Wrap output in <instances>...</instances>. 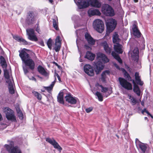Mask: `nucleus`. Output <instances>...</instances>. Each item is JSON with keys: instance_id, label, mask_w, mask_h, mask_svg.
<instances>
[{"instance_id": "obj_1", "label": "nucleus", "mask_w": 153, "mask_h": 153, "mask_svg": "<svg viewBox=\"0 0 153 153\" xmlns=\"http://www.w3.org/2000/svg\"><path fill=\"white\" fill-rule=\"evenodd\" d=\"M97 62L95 63V70L97 74H98L103 69L104 64L108 62L109 60L105 54L100 52L97 53Z\"/></svg>"}, {"instance_id": "obj_2", "label": "nucleus", "mask_w": 153, "mask_h": 153, "mask_svg": "<svg viewBox=\"0 0 153 153\" xmlns=\"http://www.w3.org/2000/svg\"><path fill=\"white\" fill-rule=\"evenodd\" d=\"M102 11L105 16H112L114 15L115 13L112 8L108 4H106L102 6Z\"/></svg>"}, {"instance_id": "obj_3", "label": "nucleus", "mask_w": 153, "mask_h": 153, "mask_svg": "<svg viewBox=\"0 0 153 153\" xmlns=\"http://www.w3.org/2000/svg\"><path fill=\"white\" fill-rule=\"evenodd\" d=\"M93 27L97 31L100 33H102L104 30L103 23L100 19H97L94 21Z\"/></svg>"}, {"instance_id": "obj_4", "label": "nucleus", "mask_w": 153, "mask_h": 153, "mask_svg": "<svg viewBox=\"0 0 153 153\" xmlns=\"http://www.w3.org/2000/svg\"><path fill=\"white\" fill-rule=\"evenodd\" d=\"M4 112L6 114L7 118L9 120L16 121L14 112L9 108L6 107L4 109Z\"/></svg>"}, {"instance_id": "obj_5", "label": "nucleus", "mask_w": 153, "mask_h": 153, "mask_svg": "<svg viewBox=\"0 0 153 153\" xmlns=\"http://www.w3.org/2000/svg\"><path fill=\"white\" fill-rule=\"evenodd\" d=\"M118 80L120 85L123 88L128 90L132 89V84L126 80L121 77L119 78Z\"/></svg>"}, {"instance_id": "obj_6", "label": "nucleus", "mask_w": 153, "mask_h": 153, "mask_svg": "<svg viewBox=\"0 0 153 153\" xmlns=\"http://www.w3.org/2000/svg\"><path fill=\"white\" fill-rule=\"evenodd\" d=\"M27 34L28 35V38L30 40L36 42L38 39L35 33L34 30L32 28L26 29Z\"/></svg>"}, {"instance_id": "obj_7", "label": "nucleus", "mask_w": 153, "mask_h": 153, "mask_svg": "<svg viewBox=\"0 0 153 153\" xmlns=\"http://www.w3.org/2000/svg\"><path fill=\"white\" fill-rule=\"evenodd\" d=\"M116 25L115 19H112L109 20L106 24L107 31L109 33L111 32L115 28Z\"/></svg>"}, {"instance_id": "obj_8", "label": "nucleus", "mask_w": 153, "mask_h": 153, "mask_svg": "<svg viewBox=\"0 0 153 153\" xmlns=\"http://www.w3.org/2000/svg\"><path fill=\"white\" fill-rule=\"evenodd\" d=\"M36 21V17L33 12L32 11H29L28 13L26 20L27 23L28 25H31L33 24Z\"/></svg>"}, {"instance_id": "obj_9", "label": "nucleus", "mask_w": 153, "mask_h": 153, "mask_svg": "<svg viewBox=\"0 0 153 153\" xmlns=\"http://www.w3.org/2000/svg\"><path fill=\"white\" fill-rule=\"evenodd\" d=\"M46 141L53 145L54 148L58 149L59 152H61L62 150V148L53 138H47Z\"/></svg>"}, {"instance_id": "obj_10", "label": "nucleus", "mask_w": 153, "mask_h": 153, "mask_svg": "<svg viewBox=\"0 0 153 153\" xmlns=\"http://www.w3.org/2000/svg\"><path fill=\"white\" fill-rule=\"evenodd\" d=\"M85 72L88 76H93L94 74V70L92 66L89 64H86L84 66Z\"/></svg>"}, {"instance_id": "obj_11", "label": "nucleus", "mask_w": 153, "mask_h": 153, "mask_svg": "<svg viewBox=\"0 0 153 153\" xmlns=\"http://www.w3.org/2000/svg\"><path fill=\"white\" fill-rule=\"evenodd\" d=\"M74 0L80 9L86 8L89 5V3L86 0H79L77 3L76 0Z\"/></svg>"}, {"instance_id": "obj_12", "label": "nucleus", "mask_w": 153, "mask_h": 153, "mask_svg": "<svg viewBox=\"0 0 153 153\" xmlns=\"http://www.w3.org/2000/svg\"><path fill=\"white\" fill-rule=\"evenodd\" d=\"M133 23L132 27L133 34L137 38L140 37L141 36V33L137 28V23L136 21H134Z\"/></svg>"}, {"instance_id": "obj_13", "label": "nucleus", "mask_w": 153, "mask_h": 153, "mask_svg": "<svg viewBox=\"0 0 153 153\" xmlns=\"http://www.w3.org/2000/svg\"><path fill=\"white\" fill-rule=\"evenodd\" d=\"M66 101L69 103L73 104H76L78 100L77 98L73 97L71 95L68 94L65 97Z\"/></svg>"}, {"instance_id": "obj_14", "label": "nucleus", "mask_w": 153, "mask_h": 153, "mask_svg": "<svg viewBox=\"0 0 153 153\" xmlns=\"http://www.w3.org/2000/svg\"><path fill=\"white\" fill-rule=\"evenodd\" d=\"M19 52V56L23 62H24L26 61L30 58L29 54L24 50H22Z\"/></svg>"}, {"instance_id": "obj_15", "label": "nucleus", "mask_w": 153, "mask_h": 153, "mask_svg": "<svg viewBox=\"0 0 153 153\" xmlns=\"http://www.w3.org/2000/svg\"><path fill=\"white\" fill-rule=\"evenodd\" d=\"M24 63L26 66L29 67L30 69L32 70L34 69L35 64L34 61L32 59L29 58Z\"/></svg>"}, {"instance_id": "obj_16", "label": "nucleus", "mask_w": 153, "mask_h": 153, "mask_svg": "<svg viewBox=\"0 0 153 153\" xmlns=\"http://www.w3.org/2000/svg\"><path fill=\"white\" fill-rule=\"evenodd\" d=\"M101 45L103 47L104 50L107 53L110 54L111 53L112 49L109 47L108 44L106 41H104L102 42Z\"/></svg>"}, {"instance_id": "obj_17", "label": "nucleus", "mask_w": 153, "mask_h": 153, "mask_svg": "<svg viewBox=\"0 0 153 153\" xmlns=\"http://www.w3.org/2000/svg\"><path fill=\"white\" fill-rule=\"evenodd\" d=\"M131 56L134 60H138L139 58V50L135 48L131 53Z\"/></svg>"}, {"instance_id": "obj_18", "label": "nucleus", "mask_w": 153, "mask_h": 153, "mask_svg": "<svg viewBox=\"0 0 153 153\" xmlns=\"http://www.w3.org/2000/svg\"><path fill=\"white\" fill-rule=\"evenodd\" d=\"M85 37L89 44L91 45H94V44L95 42V40L88 33H85Z\"/></svg>"}, {"instance_id": "obj_19", "label": "nucleus", "mask_w": 153, "mask_h": 153, "mask_svg": "<svg viewBox=\"0 0 153 153\" xmlns=\"http://www.w3.org/2000/svg\"><path fill=\"white\" fill-rule=\"evenodd\" d=\"M38 70L39 73L44 76H49V73L46 71L42 66H39L38 67Z\"/></svg>"}, {"instance_id": "obj_20", "label": "nucleus", "mask_w": 153, "mask_h": 153, "mask_svg": "<svg viewBox=\"0 0 153 153\" xmlns=\"http://www.w3.org/2000/svg\"><path fill=\"white\" fill-rule=\"evenodd\" d=\"M88 13L90 16L94 15H99L100 14V13L98 10L93 9H89L88 11Z\"/></svg>"}, {"instance_id": "obj_21", "label": "nucleus", "mask_w": 153, "mask_h": 153, "mask_svg": "<svg viewBox=\"0 0 153 153\" xmlns=\"http://www.w3.org/2000/svg\"><path fill=\"white\" fill-rule=\"evenodd\" d=\"M122 48V46L119 44H116L114 45V50L119 54H122L123 53Z\"/></svg>"}, {"instance_id": "obj_22", "label": "nucleus", "mask_w": 153, "mask_h": 153, "mask_svg": "<svg viewBox=\"0 0 153 153\" xmlns=\"http://www.w3.org/2000/svg\"><path fill=\"white\" fill-rule=\"evenodd\" d=\"M131 81H132L134 85L133 88L134 91L137 94V96H140V90L139 86L135 84V83L134 80L133 79Z\"/></svg>"}, {"instance_id": "obj_23", "label": "nucleus", "mask_w": 153, "mask_h": 153, "mask_svg": "<svg viewBox=\"0 0 153 153\" xmlns=\"http://www.w3.org/2000/svg\"><path fill=\"white\" fill-rule=\"evenodd\" d=\"M134 76L136 83L140 85H142L143 84V81H141L140 77L139 75L138 72H136Z\"/></svg>"}, {"instance_id": "obj_24", "label": "nucleus", "mask_w": 153, "mask_h": 153, "mask_svg": "<svg viewBox=\"0 0 153 153\" xmlns=\"http://www.w3.org/2000/svg\"><path fill=\"white\" fill-rule=\"evenodd\" d=\"M7 82L8 84V88L10 94H13L14 93V90L13 88V82L12 81H7Z\"/></svg>"}, {"instance_id": "obj_25", "label": "nucleus", "mask_w": 153, "mask_h": 153, "mask_svg": "<svg viewBox=\"0 0 153 153\" xmlns=\"http://www.w3.org/2000/svg\"><path fill=\"white\" fill-rule=\"evenodd\" d=\"M91 4L93 7L99 8L101 6V3L97 0H92Z\"/></svg>"}, {"instance_id": "obj_26", "label": "nucleus", "mask_w": 153, "mask_h": 153, "mask_svg": "<svg viewBox=\"0 0 153 153\" xmlns=\"http://www.w3.org/2000/svg\"><path fill=\"white\" fill-rule=\"evenodd\" d=\"M95 56L94 54L91 53L90 51H87L86 53L85 57L89 60L92 61L94 59Z\"/></svg>"}, {"instance_id": "obj_27", "label": "nucleus", "mask_w": 153, "mask_h": 153, "mask_svg": "<svg viewBox=\"0 0 153 153\" xmlns=\"http://www.w3.org/2000/svg\"><path fill=\"white\" fill-rule=\"evenodd\" d=\"M119 35L116 33H114L113 36V41L114 43L116 44H119L120 39L119 38Z\"/></svg>"}, {"instance_id": "obj_28", "label": "nucleus", "mask_w": 153, "mask_h": 153, "mask_svg": "<svg viewBox=\"0 0 153 153\" xmlns=\"http://www.w3.org/2000/svg\"><path fill=\"white\" fill-rule=\"evenodd\" d=\"M140 148L142 151V153L145 152L146 151H148L147 149V145L144 143H140L138 146Z\"/></svg>"}, {"instance_id": "obj_29", "label": "nucleus", "mask_w": 153, "mask_h": 153, "mask_svg": "<svg viewBox=\"0 0 153 153\" xmlns=\"http://www.w3.org/2000/svg\"><path fill=\"white\" fill-rule=\"evenodd\" d=\"M109 71H105L103 72L101 74V80L103 82H105L106 81V78L107 75L109 74Z\"/></svg>"}, {"instance_id": "obj_30", "label": "nucleus", "mask_w": 153, "mask_h": 153, "mask_svg": "<svg viewBox=\"0 0 153 153\" xmlns=\"http://www.w3.org/2000/svg\"><path fill=\"white\" fill-rule=\"evenodd\" d=\"M112 55L116 59L120 64L122 63V61L118 54H117L115 52L112 51L111 53Z\"/></svg>"}, {"instance_id": "obj_31", "label": "nucleus", "mask_w": 153, "mask_h": 153, "mask_svg": "<svg viewBox=\"0 0 153 153\" xmlns=\"http://www.w3.org/2000/svg\"><path fill=\"white\" fill-rule=\"evenodd\" d=\"M56 81V79L55 78L53 82L48 87H45V89L47 90L48 92H50L53 89V87Z\"/></svg>"}, {"instance_id": "obj_32", "label": "nucleus", "mask_w": 153, "mask_h": 153, "mask_svg": "<svg viewBox=\"0 0 153 153\" xmlns=\"http://www.w3.org/2000/svg\"><path fill=\"white\" fill-rule=\"evenodd\" d=\"M14 143L13 141H10V144L9 145L5 144L4 146V147L6 149L7 151L9 152L14 147Z\"/></svg>"}, {"instance_id": "obj_33", "label": "nucleus", "mask_w": 153, "mask_h": 153, "mask_svg": "<svg viewBox=\"0 0 153 153\" xmlns=\"http://www.w3.org/2000/svg\"><path fill=\"white\" fill-rule=\"evenodd\" d=\"M63 96V93L62 92L59 93L57 97L58 101L60 103H64Z\"/></svg>"}, {"instance_id": "obj_34", "label": "nucleus", "mask_w": 153, "mask_h": 153, "mask_svg": "<svg viewBox=\"0 0 153 153\" xmlns=\"http://www.w3.org/2000/svg\"><path fill=\"white\" fill-rule=\"evenodd\" d=\"M58 24L57 18L56 16H55L54 18L53 19V26L54 28L56 30L58 29Z\"/></svg>"}, {"instance_id": "obj_35", "label": "nucleus", "mask_w": 153, "mask_h": 153, "mask_svg": "<svg viewBox=\"0 0 153 153\" xmlns=\"http://www.w3.org/2000/svg\"><path fill=\"white\" fill-rule=\"evenodd\" d=\"M0 63L3 68H6L7 67V64L5 60L4 57L1 56L0 57Z\"/></svg>"}, {"instance_id": "obj_36", "label": "nucleus", "mask_w": 153, "mask_h": 153, "mask_svg": "<svg viewBox=\"0 0 153 153\" xmlns=\"http://www.w3.org/2000/svg\"><path fill=\"white\" fill-rule=\"evenodd\" d=\"M9 152L10 153H22L20 149L17 146L13 147Z\"/></svg>"}, {"instance_id": "obj_37", "label": "nucleus", "mask_w": 153, "mask_h": 153, "mask_svg": "<svg viewBox=\"0 0 153 153\" xmlns=\"http://www.w3.org/2000/svg\"><path fill=\"white\" fill-rule=\"evenodd\" d=\"M98 98L99 100L100 101H102L103 100V97L102 94L100 92L97 91L95 94Z\"/></svg>"}, {"instance_id": "obj_38", "label": "nucleus", "mask_w": 153, "mask_h": 153, "mask_svg": "<svg viewBox=\"0 0 153 153\" xmlns=\"http://www.w3.org/2000/svg\"><path fill=\"white\" fill-rule=\"evenodd\" d=\"M34 96L36 97L38 100H40L42 99V96L40 94L36 91H33L32 92Z\"/></svg>"}, {"instance_id": "obj_39", "label": "nucleus", "mask_w": 153, "mask_h": 153, "mask_svg": "<svg viewBox=\"0 0 153 153\" xmlns=\"http://www.w3.org/2000/svg\"><path fill=\"white\" fill-rule=\"evenodd\" d=\"M4 77L7 79L6 82H7V81L8 80H9V81H11L9 79L10 76L8 71L6 70H4Z\"/></svg>"}, {"instance_id": "obj_40", "label": "nucleus", "mask_w": 153, "mask_h": 153, "mask_svg": "<svg viewBox=\"0 0 153 153\" xmlns=\"http://www.w3.org/2000/svg\"><path fill=\"white\" fill-rule=\"evenodd\" d=\"M18 116L20 119H22L23 118V114L20 110V109L19 108L17 110Z\"/></svg>"}, {"instance_id": "obj_41", "label": "nucleus", "mask_w": 153, "mask_h": 153, "mask_svg": "<svg viewBox=\"0 0 153 153\" xmlns=\"http://www.w3.org/2000/svg\"><path fill=\"white\" fill-rule=\"evenodd\" d=\"M61 47V44L55 43V47L54 48V49L56 52H59L60 50Z\"/></svg>"}, {"instance_id": "obj_42", "label": "nucleus", "mask_w": 153, "mask_h": 153, "mask_svg": "<svg viewBox=\"0 0 153 153\" xmlns=\"http://www.w3.org/2000/svg\"><path fill=\"white\" fill-rule=\"evenodd\" d=\"M47 45L48 48L51 49L52 45V40L51 39H49L47 41Z\"/></svg>"}, {"instance_id": "obj_43", "label": "nucleus", "mask_w": 153, "mask_h": 153, "mask_svg": "<svg viewBox=\"0 0 153 153\" xmlns=\"http://www.w3.org/2000/svg\"><path fill=\"white\" fill-rule=\"evenodd\" d=\"M128 97L130 99L131 102L133 105H134L136 103V100L133 97H132L131 95H128Z\"/></svg>"}, {"instance_id": "obj_44", "label": "nucleus", "mask_w": 153, "mask_h": 153, "mask_svg": "<svg viewBox=\"0 0 153 153\" xmlns=\"http://www.w3.org/2000/svg\"><path fill=\"white\" fill-rule=\"evenodd\" d=\"M61 41L60 37L59 36H58L56 37L55 41V43L56 44H61Z\"/></svg>"}, {"instance_id": "obj_45", "label": "nucleus", "mask_w": 153, "mask_h": 153, "mask_svg": "<svg viewBox=\"0 0 153 153\" xmlns=\"http://www.w3.org/2000/svg\"><path fill=\"white\" fill-rule=\"evenodd\" d=\"M54 76H55V78H56V76L57 77V78L59 81L60 82H62L61 81V79L60 77V76H59V74L57 73H56V72H55V73H54Z\"/></svg>"}, {"instance_id": "obj_46", "label": "nucleus", "mask_w": 153, "mask_h": 153, "mask_svg": "<svg viewBox=\"0 0 153 153\" xmlns=\"http://www.w3.org/2000/svg\"><path fill=\"white\" fill-rule=\"evenodd\" d=\"M101 88L102 89L101 91L103 93H105L108 90V88L103 87V86H102V87H101Z\"/></svg>"}, {"instance_id": "obj_47", "label": "nucleus", "mask_w": 153, "mask_h": 153, "mask_svg": "<svg viewBox=\"0 0 153 153\" xmlns=\"http://www.w3.org/2000/svg\"><path fill=\"white\" fill-rule=\"evenodd\" d=\"M37 26V27L36 29V30L39 34H40L41 31L40 29L39 26V23L38 22L36 24Z\"/></svg>"}, {"instance_id": "obj_48", "label": "nucleus", "mask_w": 153, "mask_h": 153, "mask_svg": "<svg viewBox=\"0 0 153 153\" xmlns=\"http://www.w3.org/2000/svg\"><path fill=\"white\" fill-rule=\"evenodd\" d=\"M124 76H126V78L128 79H131V77L130 76L129 74L126 72L124 74Z\"/></svg>"}, {"instance_id": "obj_49", "label": "nucleus", "mask_w": 153, "mask_h": 153, "mask_svg": "<svg viewBox=\"0 0 153 153\" xmlns=\"http://www.w3.org/2000/svg\"><path fill=\"white\" fill-rule=\"evenodd\" d=\"M18 42H20L22 38L20 37L19 36H16L13 37Z\"/></svg>"}, {"instance_id": "obj_50", "label": "nucleus", "mask_w": 153, "mask_h": 153, "mask_svg": "<svg viewBox=\"0 0 153 153\" xmlns=\"http://www.w3.org/2000/svg\"><path fill=\"white\" fill-rule=\"evenodd\" d=\"M20 42H22L24 45H27V42L22 38Z\"/></svg>"}, {"instance_id": "obj_51", "label": "nucleus", "mask_w": 153, "mask_h": 153, "mask_svg": "<svg viewBox=\"0 0 153 153\" xmlns=\"http://www.w3.org/2000/svg\"><path fill=\"white\" fill-rule=\"evenodd\" d=\"M93 110V108L92 107H90L86 109L85 111L87 113H89L91 112Z\"/></svg>"}, {"instance_id": "obj_52", "label": "nucleus", "mask_w": 153, "mask_h": 153, "mask_svg": "<svg viewBox=\"0 0 153 153\" xmlns=\"http://www.w3.org/2000/svg\"><path fill=\"white\" fill-rule=\"evenodd\" d=\"M23 71L24 72V73L25 74H26L28 73V69H27V68L26 67H23Z\"/></svg>"}, {"instance_id": "obj_53", "label": "nucleus", "mask_w": 153, "mask_h": 153, "mask_svg": "<svg viewBox=\"0 0 153 153\" xmlns=\"http://www.w3.org/2000/svg\"><path fill=\"white\" fill-rule=\"evenodd\" d=\"M144 112H146L148 115H149L150 114L146 110V108H144L142 111V113H143Z\"/></svg>"}, {"instance_id": "obj_54", "label": "nucleus", "mask_w": 153, "mask_h": 153, "mask_svg": "<svg viewBox=\"0 0 153 153\" xmlns=\"http://www.w3.org/2000/svg\"><path fill=\"white\" fill-rule=\"evenodd\" d=\"M135 142L136 144V145H138L139 146V144L140 143H142L140 142L138 139L137 138H136L135 139Z\"/></svg>"}, {"instance_id": "obj_55", "label": "nucleus", "mask_w": 153, "mask_h": 153, "mask_svg": "<svg viewBox=\"0 0 153 153\" xmlns=\"http://www.w3.org/2000/svg\"><path fill=\"white\" fill-rule=\"evenodd\" d=\"M96 86L97 88H99V87H100L101 88V87H102V85H100L99 83H97L96 84V85H95Z\"/></svg>"}, {"instance_id": "obj_56", "label": "nucleus", "mask_w": 153, "mask_h": 153, "mask_svg": "<svg viewBox=\"0 0 153 153\" xmlns=\"http://www.w3.org/2000/svg\"><path fill=\"white\" fill-rule=\"evenodd\" d=\"M39 43L40 45L42 46H44V42L43 41H41V42H39Z\"/></svg>"}, {"instance_id": "obj_57", "label": "nucleus", "mask_w": 153, "mask_h": 153, "mask_svg": "<svg viewBox=\"0 0 153 153\" xmlns=\"http://www.w3.org/2000/svg\"><path fill=\"white\" fill-rule=\"evenodd\" d=\"M114 65L115 66V67L117 69H119L120 68L119 66L117 65L116 64H114Z\"/></svg>"}, {"instance_id": "obj_58", "label": "nucleus", "mask_w": 153, "mask_h": 153, "mask_svg": "<svg viewBox=\"0 0 153 153\" xmlns=\"http://www.w3.org/2000/svg\"><path fill=\"white\" fill-rule=\"evenodd\" d=\"M53 63H54V64H55V65H56L57 66H59V65H58V64H57V63L56 62H53Z\"/></svg>"}, {"instance_id": "obj_59", "label": "nucleus", "mask_w": 153, "mask_h": 153, "mask_svg": "<svg viewBox=\"0 0 153 153\" xmlns=\"http://www.w3.org/2000/svg\"><path fill=\"white\" fill-rule=\"evenodd\" d=\"M2 119V117L1 114L0 113V121Z\"/></svg>"}, {"instance_id": "obj_60", "label": "nucleus", "mask_w": 153, "mask_h": 153, "mask_svg": "<svg viewBox=\"0 0 153 153\" xmlns=\"http://www.w3.org/2000/svg\"><path fill=\"white\" fill-rule=\"evenodd\" d=\"M141 104L142 106H144V103L143 101L141 102Z\"/></svg>"}, {"instance_id": "obj_61", "label": "nucleus", "mask_w": 153, "mask_h": 153, "mask_svg": "<svg viewBox=\"0 0 153 153\" xmlns=\"http://www.w3.org/2000/svg\"><path fill=\"white\" fill-rule=\"evenodd\" d=\"M32 80H34V81H36V79L35 78H34V77H33L32 78Z\"/></svg>"}, {"instance_id": "obj_62", "label": "nucleus", "mask_w": 153, "mask_h": 153, "mask_svg": "<svg viewBox=\"0 0 153 153\" xmlns=\"http://www.w3.org/2000/svg\"><path fill=\"white\" fill-rule=\"evenodd\" d=\"M138 64L139 65V66H138L137 67L138 68H140L141 67V65L140 64V63L139 64V63H138Z\"/></svg>"}, {"instance_id": "obj_63", "label": "nucleus", "mask_w": 153, "mask_h": 153, "mask_svg": "<svg viewBox=\"0 0 153 153\" xmlns=\"http://www.w3.org/2000/svg\"><path fill=\"white\" fill-rule=\"evenodd\" d=\"M49 1L50 3H52L53 1V0H49Z\"/></svg>"}, {"instance_id": "obj_64", "label": "nucleus", "mask_w": 153, "mask_h": 153, "mask_svg": "<svg viewBox=\"0 0 153 153\" xmlns=\"http://www.w3.org/2000/svg\"><path fill=\"white\" fill-rule=\"evenodd\" d=\"M141 153H149V151H146L145 152H144Z\"/></svg>"}]
</instances>
